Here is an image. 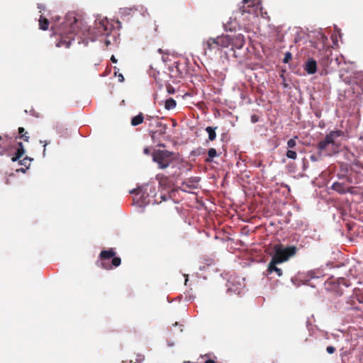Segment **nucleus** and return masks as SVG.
I'll return each instance as SVG.
<instances>
[{"instance_id":"nucleus-38","label":"nucleus","mask_w":363,"mask_h":363,"mask_svg":"<svg viewBox=\"0 0 363 363\" xmlns=\"http://www.w3.org/2000/svg\"><path fill=\"white\" fill-rule=\"evenodd\" d=\"M111 60L113 62V63H116L117 62V60L116 59V57L112 55L111 57Z\"/></svg>"},{"instance_id":"nucleus-25","label":"nucleus","mask_w":363,"mask_h":363,"mask_svg":"<svg viewBox=\"0 0 363 363\" xmlns=\"http://www.w3.org/2000/svg\"><path fill=\"white\" fill-rule=\"evenodd\" d=\"M292 58V55L289 52H286L284 55V58L283 60V62L287 63Z\"/></svg>"},{"instance_id":"nucleus-9","label":"nucleus","mask_w":363,"mask_h":363,"mask_svg":"<svg viewBox=\"0 0 363 363\" xmlns=\"http://www.w3.org/2000/svg\"><path fill=\"white\" fill-rule=\"evenodd\" d=\"M96 29L101 35L108 36L112 26L107 21H101L96 25Z\"/></svg>"},{"instance_id":"nucleus-33","label":"nucleus","mask_w":363,"mask_h":363,"mask_svg":"<svg viewBox=\"0 0 363 363\" xmlns=\"http://www.w3.org/2000/svg\"><path fill=\"white\" fill-rule=\"evenodd\" d=\"M143 152L145 154V155H149L150 153V150L149 149V147H145L144 150H143Z\"/></svg>"},{"instance_id":"nucleus-45","label":"nucleus","mask_w":363,"mask_h":363,"mask_svg":"<svg viewBox=\"0 0 363 363\" xmlns=\"http://www.w3.org/2000/svg\"><path fill=\"white\" fill-rule=\"evenodd\" d=\"M158 52H160V53H162V49H159V50H158Z\"/></svg>"},{"instance_id":"nucleus-16","label":"nucleus","mask_w":363,"mask_h":363,"mask_svg":"<svg viewBox=\"0 0 363 363\" xmlns=\"http://www.w3.org/2000/svg\"><path fill=\"white\" fill-rule=\"evenodd\" d=\"M145 120L144 115L143 113H140L138 115L134 116L131 119V125L133 126H137L143 123Z\"/></svg>"},{"instance_id":"nucleus-32","label":"nucleus","mask_w":363,"mask_h":363,"mask_svg":"<svg viewBox=\"0 0 363 363\" xmlns=\"http://www.w3.org/2000/svg\"><path fill=\"white\" fill-rule=\"evenodd\" d=\"M25 133H26V132L25 131V129H24L23 128L20 127V128H18V133H19L20 136H21V135H23Z\"/></svg>"},{"instance_id":"nucleus-37","label":"nucleus","mask_w":363,"mask_h":363,"mask_svg":"<svg viewBox=\"0 0 363 363\" xmlns=\"http://www.w3.org/2000/svg\"><path fill=\"white\" fill-rule=\"evenodd\" d=\"M204 363H216L214 360L213 359H208L205 361Z\"/></svg>"},{"instance_id":"nucleus-13","label":"nucleus","mask_w":363,"mask_h":363,"mask_svg":"<svg viewBox=\"0 0 363 363\" xmlns=\"http://www.w3.org/2000/svg\"><path fill=\"white\" fill-rule=\"evenodd\" d=\"M17 145L18 147H16V153L14 156L11 158L12 162H16L25 153V150L22 143L18 142Z\"/></svg>"},{"instance_id":"nucleus-39","label":"nucleus","mask_w":363,"mask_h":363,"mask_svg":"<svg viewBox=\"0 0 363 363\" xmlns=\"http://www.w3.org/2000/svg\"><path fill=\"white\" fill-rule=\"evenodd\" d=\"M153 118L152 116H147L146 118H145V123L147 121H151Z\"/></svg>"},{"instance_id":"nucleus-36","label":"nucleus","mask_w":363,"mask_h":363,"mask_svg":"<svg viewBox=\"0 0 363 363\" xmlns=\"http://www.w3.org/2000/svg\"><path fill=\"white\" fill-rule=\"evenodd\" d=\"M311 160L313 162H316L318 160V158L315 155H311Z\"/></svg>"},{"instance_id":"nucleus-22","label":"nucleus","mask_w":363,"mask_h":363,"mask_svg":"<svg viewBox=\"0 0 363 363\" xmlns=\"http://www.w3.org/2000/svg\"><path fill=\"white\" fill-rule=\"evenodd\" d=\"M296 139H298V137L295 136L294 138H291L290 140H288L287 148L289 150H292L295 148V147L296 146Z\"/></svg>"},{"instance_id":"nucleus-35","label":"nucleus","mask_w":363,"mask_h":363,"mask_svg":"<svg viewBox=\"0 0 363 363\" xmlns=\"http://www.w3.org/2000/svg\"><path fill=\"white\" fill-rule=\"evenodd\" d=\"M118 77L119 82H122L124 81V78H123V74H118Z\"/></svg>"},{"instance_id":"nucleus-10","label":"nucleus","mask_w":363,"mask_h":363,"mask_svg":"<svg viewBox=\"0 0 363 363\" xmlns=\"http://www.w3.org/2000/svg\"><path fill=\"white\" fill-rule=\"evenodd\" d=\"M156 126L158 128L157 130L153 131H150V136L153 140H155V138L158 136L163 135L166 133L167 125V124H164L162 122L157 121Z\"/></svg>"},{"instance_id":"nucleus-41","label":"nucleus","mask_w":363,"mask_h":363,"mask_svg":"<svg viewBox=\"0 0 363 363\" xmlns=\"http://www.w3.org/2000/svg\"><path fill=\"white\" fill-rule=\"evenodd\" d=\"M162 60H163L164 62H166V61H167V58H166V57L162 56Z\"/></svg>"},{"instance_id":"nucleus-2","label":"nucleus","mask_w":363,"mask_h":363,"mask_svg":"<svg viewBox=\"0 0 363 363\" xmlns=\"http://www.w3.org/2000/svg\"><path fill=\"white\" fill-rule=\"evenodd\" d=\"M342 130H332L326 135L323 140H321L317 144L318 155L324 156H331L338 152V145L336 139L343 135Z\"/></svg>"},{"instance_id":"nucleus-44","label":"nucleus","mask_w":363,"mask_h":363,"mask_svg":"<svg viewBox=\"0 0 363 363\" xmlns=\"http://www.w3.org/2000/svg\"><path fill=\"white\" fill-rule=\"evenodd\" d=\"M20 170H21L22 172H26V169H23V168H21Z\"/></svg>"},{"instance_id":"nucleus-42","label":"nucleus","mask_w":363,"mask_h":363,"mask_svg":"<svg viewBox=\"0 0 363 363\" xmlns=\"http://www.w3.org/2000/svg\"><path fill=\"white\" fill-rule=\"evenodd\" d=\"M158 146L160 147H165V145L164 144H159Z\"/></svg>"},{"instance_id":"nucleus-12","label":"nucleus","mask_w":363,"mask_h":363,"mask_svg":"<svg viewBox=\"0 0 363 363\" xmlns=\"http://www.w3.org/2000/svg\"><path fill=\"white\" fill-rule=\"evenodd\" d=\"M156 178L159 182L160 185L162 186L164 189L171 188L172 182L169 180V177H166L164 174H159L157 175Z\"/></svg>"},{"instance_id":"nucleus-5","label":"nucleus","mask_w":363,"mask_h":363,"mask_svg":"<svg viewBox=\"0 0 363 363\" xmlns=\"http://www.w3.org/2000/svg\"><path fill=\"white\" fill-rule=\"evenodd\" d=\"M152 160L157 164L159 169H166L172 162L174 153L168 150H155L152 153Z\"/></svg>"},{"instance_id":"nucleus-8","label":"nucleus","mask_w":363,"mask_h":363,"mask_svg":"<svg viewBox=\"0 0 363 363\" xmlns=\"http://www.w3.org/2000/svg\"><path fill=\"white\" fill-rule=\"evenodd\" d=\"M244 4L243 8L246 5L247 8L255 9V11L257 9L262 10V1L261 0H242ZM241 13H244L245 12L250 13V11H247L245 9H240Z\"/></svg>"},{"instance_id":"nucleus-6","label":"nucleus","mask_w":363,"mask_h":363,"mask_svg":"<svg viewBox=\"0 0 363 363\" xmlns=\"http://www.w3.org/2000/svg\"><path fill=\"white\" fill-rule=\"evenodd\" d=\"M231 43V38L228 35H222L217 38H210L203 43V50L213 51L220 50L223 48H228Z\"/></svg>"},{"instance_id":"nucleus-23","label":"nucleus","mask_w":363,"mask_h":363,"mask_svg":"<svg viewBox=\"0 0 363 363\" xmlns=\"http://www.w3.org/2000/svg\"><path fill=\"white\" fill-rule=\"evenodd\" d=\"M286 155L288 158L292 159V160L296 159V157H297L296 152L293 150H288L286 153Z\"/></svg>"},{"instance_id":"nucleus-20","label":"nucleus","mask_w":363,"mask_h":363,"mask_svg":"<svg viewBox=\"0 0 363 363\" xmlns=\"http://www.w3.org/2000/svg\"><path fill=\"white\" fill-rule=\"evenodd\" d=\"M208 158L206 159V162H211L212 159L218 156L217 151L215 148H210L208 151Z\"/></svg>"},{"instance_id":"nucleus-26","label":"nucleus","mask_w":363,"mask_h":363,"mask_svg":"<svg viewBox=\"0 0 363 363\" xmlns=\"http://www.w3.org/2000/svg\"><path fill=\"white\" fill-rule=\"evenodd\" d=\"M6 150V145L4 144V143H0V155H3Z\"/></svg>"},{"instance_id":"nucleus-27","label":"nucleus","mask_w":363,"mask_h":363,"mask_svg":"<svg viewBox=\"0 0 363 363\" xmlns=\"http://www.w3.org/2000/svg\"><path fill=\"white\" fill-rule=\"evenodd\" d=\"M336 349L333 346H328L326 348V351L328 354H333L335 352Z\"/></svg>"},{"instance_id":"nucleus-15","label":"nucleus","mask_w":363,"mask_h":363,"mask_svg":"<svg viewBox=\"0 0 363 363\" xmlns=\"http://www.w3.org/2000/svg\"><path fill=\"white\" fill-rule=\"evenodd\" d=\"M307 276L311 279H320L323 278L325 276V274L323 270L318 269L309 271L307 274Z\"/></svg>"},{"instance_id":"nucleus-19","label":"nucleus","mask_w":363,"mask_h":363,"mask_svg":"<svg viewBox=\"0 0 363 363\" xmlns=\"http://www.w3.org/2000/svg\"><path fill=\"white\" fill-rule=\"evenodd\" d=\"M176 101L172 98H169L164 101V108L167 110H171L174 108L176 107Z\"/></svg>"},{"instance_id":"nucleus-3","label":"nucleus","mask_w":363,"mask_h":363,"mask_svg":"<svg viewBox=\"0 0 363 363\" xmlns=\"http://www.w3.org/2000/svg\"><path fill=\"white\" fill-rule=\"evenodd\" d=\"M116 252L114 249L102 250L99 256V260L96 262L98 267L106 270H111L113 267H118L121 264V259L119 257H116Z\"/></svg>"},{"instance_id":"nucleus-1","label":"nucleus","mask_w":363,"mask_h":363,"mask_svg":"<svg viewBox=\"0 0 363 363\" xmlns=\"http://www.w3.org/2000/svg\"><path fill=\"white\" fill-rule=\"evenodd\" d=\"M55 35L58 36L56 46L58 48H69L71 43L76 35L82 34L85 36L89 31L86 26L82 20L77 19L74 16H69L62 25L55 30L52 26Z\"/></svg>"},{"instance_id":"nucleus-7","label":"nucleus","mask_w":363,"mask_h":363,"mask_svg":"<svg viewBox=\"0 0 363 363\" xmlns=\"http://www.w3.org/2000/svg\"><path fill=\"white\" fill-rule=\"evenodd\" d=\"M281 264L279 262L272 258L268 264L267 272L269 274H275L277 277H281L283 274L282 269L278 267V264Z\"/></svg>"},{"instance_id":"nucleus-34","label":"nucleus","mask_w":363,"mask_h":363,"mask_svg":"<svg viewBox=\"0 0 363 363\" xmlns=\"http://www.w3.org/2000/svg\"><path fill=\"white\" fill-rule=\"evenodd\" d=\"M144 360V356L143 355H139L138 358L137 359V361L139 362H141Z\"/></svg>"},{"instance_id":"nucleus-47","label":"nucleus","mask_w":363,"mask_h":363,"mask_svg":"<svg viewBox=\"0 0 363 363\" xmlns=\"http://www.w3.org/2000/svg\"><path fill=\"white\" fill-rule=\"evenodd\" d=\"M4 140V138L2 136H0V141Z\"/></svg>"},{"instance_id":"nucleus-4","label":"nucleus","mask_w":363,"mask_h":363,"mask_svg":"<svg viewBox=\"0 0 363 363\" xmlns=\"http://www.w3.org/2000/svg\"><path fill=\"white\" fill-rule=\"evenodd\" d=\"M274 255L272 258L279 262L281 264L287 262L291 257H294L297 252L296 246H286L282 244L275 245L273 247Z\"/></svg>"},{"instance_id":"nucleus-43","label":"nucleus","mask_w":363,"mask_h":363,"mask_svg":"<svg viewBox=\"0 0 363 363\" xmlns=\"http://www.w3.org/2000/svg\"><path fill=\"white\" fill-rule=\"evenodd\" d=\"M154 29H155V31H157V26H156V25H154Z\"/></svg>"},{"instance_id":"nucleus-17","label":"nucleus","mask_w":363,"mask_h":363,"mask_svg":"<svg viewBox=\"0 0 363 363\" xmlns=\"http://www.w3.org/2000/svg\"><path fill=\"white\" fill-rule=\"evenodd\" d=\"M218 128V127H211V126H208L206 128V131L208 133V140L210 141H213L216 138V130Z\"/></svg>"},{"instance_id":"nucleus-11","label":"nucleus","mask_w":363,"mask_h":363,"mask_svg":"<svg viewBox=\"0 0 363 363\" xmlns=\"http://www.w3.org/2000/svg\"><path fill=\"white\" fill-rule=\"evenodd\" d=\"M304 69L309 74H315L317 71V63L313 59H308L304 65Z\"/></svg>"},{"instance_id":"nucleus-46","label":"nucleus","mask_w":363,"mask_h":363,"mask_svg":"<svg viewBox=\"0 0 363 363\" xmlns=\"http://www.w3.org/2000/svg\"><path fill=\"white\" fill-rule=\"evenodd\" d=\"M362 82H363V76H362V79H360V81H359V84H361V83H362Z\"/></svg>"},{"instance_id":"nucleus-31","label":"nucleus","mask_w":363,"mask_h":363,"mask_svg":"<svg viewBox=\"0 0 363 363\" xmlns=\"http://www.w3.org/2000/svg\"><path fill=\"white\" fill-rule=\"evenodd\" d=\"M348 352L347 351H345L343 352L342 351V349L341 350V353H340V356H341V358H342V361L343 362V358L345 356L347 355Z\"/></svg>"},{"instance_id":"nucleus-48","label":"nucleus","mask_w":363,"mask_h":363,"mask_svg":"<svg viewBox=\"0 0 363 363\" xmlns=\"http://www.w3.org/2000/svg\"><path fill=\"white\" fill-rule=\"evenodd\" d=\"M109 43H109V41H108V40L106 42V45H108Z\"/></svg>"},{"instance_id":"nucleus-24","label":"nucleus","mask_w":363,"mask_h":363,"mask_svg":"<svg viewBox=\"0 0 363 363\" xmlns=\"http://www.w3.org/2000/svg\"><path fill=\"white\" fill-rule=\"evenodd\" d=\"M338 286H340V285H343V286H350V284L348 283V281L345 279V278H340L338 279Z\"/></svg>"},{"instance_id":"nucleus-28","label":"nucleus","mask_w":363,"mask_h":363,"mask_svg":"<svg viewBox=\"0 0 363 363\" xmlns=\"http://www.w3.org/2000/svg\"><path fill=\"white\" fill-rule=\"evenodd\" d=\"M40 143L41 144H43L44 150H43V155H45V150H46V145L49 144V142L46 140H40Z\"/></svg>"},{"instance_id":"nucleus-18","label":"nucleus","mask_w":363,"mask_h":363,"mask_svg":"<svg viewBox=\"0 0 363 363\" xmlns=\"http://www.w3.org/2000/svg\"><path fill=\"white\" fill-rule=\"evenodd\" d=\"M50 22L49 21L43 17V16H40L39 19V28L41 30H46L48 29Z\"/></svg>"},{"instance_id":"nucleus-21","label":"nucleus","mask_w":363,"mask_h":363,"mask_svg":"<svg viewBox=\"0 0 363 363\" xmlns=\"http://www.w3.org/2000/svg\"><path fill=\"white\" fill-rule=\"evenodd\" d=\"M32 161H33L32 158L28 157H26L22 160L19 161V164L21 165H23V166L26 167V169H28L30 167V163H31Z\"/></svg>"},{"instance_id":"nucleus-40","label":"nucleus","mask_w":363,"mask_h":363,"mask_svg":"<svg viewBox=\"0 0 363 363\" xmlns=\"http://www.w3.org/2000/svg\"><path fill=\"white\" fill-rule=\"evenodd\" d=\"M213 263V260L211 259H208V265H211Z\"/></svg>"},{"instance_id":"nucleus-14","label":"nucleus","mask_w":363,"mask_h":363,"mask_svg":"<svg viewBox=\"0 0 363 363\" xmlns=\"http://www.w3.org/2000/svg\"><path fill=\"white\" fill-rule=\"evenodd\" d=\"M332 189L340 194H345L348 191L347 188L344 184L340 182H335L332 185Z\"/></svg>"},{"instance_id":"nucleus-29","label":"nucleus","mask_w":363,"mask_h":363,"mask_svg":"<svg viewBox=\"0 0 363 363\" xmlns=\"http://www.w3.org/2000/svg\"><path fill=\"white\" fill-rule=\"evenodd\" d=\"M20 138L23 139V140L26 142H28L29 140V136L28 135L27 133H25L23 135H21Z\"/></svg>"},{"instance_id":"nucleus-30","label":"nucleus","mask_w":363,"mask_h":363,"mask_svg":"<svg viewBox=\"0 0 363 363\" xmlns=\"http://www.w3.org/2000/svg\"><path fill=\"white\" fill-rule=\"evenodd\" d=\"M258 120H259V117L257 115H252L251 116V121L252 123H256L258 121Z\"/></svg>"}]
</instances>
